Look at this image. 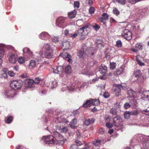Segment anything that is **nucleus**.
Here are the masks:
<instances>
[{"mask_svg": "<svg viewBox=\"0 0 149 149\" xmlns=\"http://www.w3.org/2000/svg\"><path fill=\"white\" fill-rule=\"evenodd\" d=\"M23 84L22 81L19 79L11 80L10 86L11 88L14 90H18L21 88Z\"/></svg>", "mask_w": 149, "mask_h": 149, "instance_id": "nucleus-1", "label": "nucleus"}, {"mask_svg": "<svg viewBox=\"0 0 149 149\" xmlns=\"http://www.w3.org/2000/svg\"><path fill=\"white\" fill-rule=\"evenodd\" d=\"M134 138H136L137 140L139 142L142 141V139H143V147L144 149L149 148V137L143 139L141 135H136L134 136Z\"/></svg>", "mask_w": 149, "mask_h": 149, "instance_id": "nucleus-2", "label": "nucleus"}, {"mask_svg": "<svg viewBox=\"0 0 149 149\" xmlns=\"http://www.w3.org/2000/svg\"><path fill=\"white\" fill-rule=\"evenodd\" d=\"M100 101L98 99H90L84 102L83 106L84 108H86L88 107H90L92 105L96 106L100 104Z\"/></svg>", "mask_w": 149, "mask_h": 149, "instance_id": "nucleus-3", "label": "nucleus"}, {"mask_svg": "<svg viewBox=\"0 0 149 149\" xmlns=\"http://www.w3.org/2000/svg\"><path fill=\"white\" fill-rule=\"evenodd\" d=\"M43 139H45V144L49 145H52L54 144L55 143V140L53 136L48 135L44 136L42 137Z\"/></svg>", "mask_w": 149, "mask_h": 149, "instance_id": "nucleus-4", "label": "nucleus"}, {"mask_svg": "<svg viewBox=\"0 0 149 149\" xmlns=\"http://www.w3.org/2000/svg\"><path fill=\"white\" fill-rule=\"evenodd\" d=\"M121 36L127 40L129 41L132 38V33L129 30L125 29L123 31Z\"/></svg>", "mask_w": 149, "mask_h": 149, "instance_id": "nucleus-5", "label": "nucleus"}, {"mask_svg": "<svg viewBox=\"0 0 149 149\" xmlns=\"http://www.w3.org/2000/svg\"><path fill=\"white\" fill-rule=\"evenodd\" d=\"M66 17H58L56 21V25L60 28H63L65 26V23Z\"/></svg>", "mask_w": 149, "mask_h": 149, "instance_id": "nucleus-6", "label": "nucleus"}, {"mask_svg": "<svg viewBox=\"0 0 149 149\" xmlns=\"http://www.w3.org/2000/svg\"><path fill=\"white\" fill-rule=\"evenodd\" d=\"M105 141H104V139L102 137H99L97 139H95L93 141V143H91L93 145V146L94 147V148L96 149L95 148V146H99L102 143H103L105 142Z\"/></svg>", "mask_w": 149, "mask_h": 149, "instance_id": "nucleus-7", "label": "nucleus"}, {"mask_svg": "<svg viewBox=\"0 0 149 149\" xmlns=\"http://www.w3.org/2000/svg\"><path fill=\"white\" fill-rule=\"evenodd\" d=\"M113 123L114 125L116 126L119 127L123 125L122 120L121 118L118 116H117L113 118Z\"/></svg>", "mask_w": 149, "mask_h": 149, "instance_id": "nucleus-8", "label": "nucleus"}, {"mask_svg": "<svg viewBox=\"0 0 149 149\" xmlns=\"http://www.w3.org/2000/svg\"><path fill=\"white\" fill-rule=\"evenodd\" d=\"M25 87L28 88H31L34 86V81L31 79H27L25 81Z\"/></svg>", "mask_w": 149, "mask_h": 149, "instance_id": "nucleus-9", "label": "nucleus"}, {"mask_svg": "<svg viewBox=\"0 0 149 149\" xmlns=\"http://www.w3.org/2000/svg\"><path fill=\"white\" fill-rule=\"evenodd\" d=\"M123 88V87L120 85L115 84L112 88L113 92L115 93H120L121 89Z\"/></svg>", "mask_w": 149, "mask_h": 149, "instance_id": "nucleus-10", "label": "nucleus"}, {"mask_svg": "<svg viewBox=\"0 0 149 149\" xmlns=\"http://www.w3.org/2000/svg\"><path fill=\"white\" fill-rule=\"evenodd\" d=\"M17 56L16 54H11L9 57V61L11 63H15L17 61Z\"/></svg>", "mask_w": 149, "mask_h": 149, "instance_id": "nucleus-11", "label": "nucleus"}, {"mask_svg": "<svg viewBox=\"0 0 149 149\" xmlns=\"http://www.w3.org/2000/svg\"><path fill=\"white\" fill-rule=\"evenodd\" d=\"M39 36L40 38L43 40H46L49 37V34L45 32H42L39 34Z\"/></svg>", "mask_w": 149, "mask_h": 149, "instance_id": "nucleus-12", "label": "nucleus"}, {"mask_svg": "<svg viewBox=\"0 0 149 149\" xmlns=\"http://www.w3.org/2000/svg\"><path fill=\"white\" fill-rule=\"evenodd\" d=\"M77 12L76 10H73L68 13V15L69 18L72 19L74 18L76 15Z\"/></svg>", "mask_w": 149, "mask_h": 149, "instance_id": "nucleus-13", "label": "nucleus"}, {"mask_svg": "<svg viewBox=\"0 0 149 149\" xmlns=\"http://www.w3.org/2000/svg\"><path fill=\"white\" fill-rule=\"evenodd\" d=\"M45 58H52L53 56V50H50L49 51H45Z\"/></svg>", "mask_w": 149, "mask_h": 149, "instance_id": "nucleus-14", "label": "nucleus"}, {"mask_svg": "<svg viewBox=\"0 0 149 149\" xmlns=\"http://www.w3.org/2000/svg\"><path fill=\"white\" fill-rule=\"evenodd\" d=\"M107 67L104 65H102L100 68L99 71L101 74L104 75L107 72Z\"/></svg>", "mask_w": 149, "mask_h": 149, "instance_id": "nucleus-15", "label": "nucleus"}, {"mask_svg": "<svg viewBox=\"0 0 149 149\" xmlns=\"http://www.w3.org/2000/svg\"><path fill=\"white\" fill-rule=\"evenodd\" d=\"M62 46L65 50L68 49L70 47L69 42L68 41H63L62 43Z\"/></svg>", "mask_w": 149, "mask_h": 149, "instance_id": "nucleus-16", "label": "nucleus"}, {"mask_svg": "<svg viewBox=\"0 0 149 149\" xmlns=\"http://www.w3.org/2000/svg\"><path fill=\"white\" fill-rule=\"evenodd\" d=\"M54 138L56 139H61L63 138V136L59 132L55 131L53 133V136Z\"/></svg>", "mask_w": 149, "mask_h": 149, "instance_id": "nucleus-17", "label": "nucleus"}, {"mask_svg": "<svg viewBox=\"0 0 149 149\" xmlns=\"http://www.w3.org/2000/svg\"><path fill=\"white\" fill-rule=\"evenodd\" d=\"M92 26V25L89 23H87L84 25L82 28L84 31H90L91 28Z\"/></svg>", "mask_w": 149, "mask_h": 149, "instance_id": "nucleus-18", "label": "nucleus"}, {"mask_svg": "<svg viewBox=\"0 0 149 149\" xmlns=\"http://www.w3.org/2000/svg\"><path fill=\"white\" fill-rule=\"evenodd\" d=\"M49 85L50 86L51 88L53 89L57 87V83L55 79H53V80L51 81L50 82Z\"/></svg>", "mask_w": 149, "mask_h": 149, "instance_id": "nucleus-19", "label": "nucleus"}, {"mask_svg": "<svg viewBox=\"0 0 149 149\" xmlns=\"http://www.w3.org/2000/svg\"><path fill=\"white\" fill-rule=\"evenodd\" d=\"M95 120L94 119H91L86 120L84 122V125L86 126H88L90 124L94 123Z\"/></svg>", "mask_w": 149, "mask_h": 149, "instance_id": "nucleus-20", "label": "nucleus"}, {"mask_svg": "<svg viewBox=\"0 0 149 149\" xmlns=\"http://www.w3.org/2000/svg\"><path fill=\"white\" fill-rule=\"evenodd\" d=\"M36 62L34 60H31L30 61V63L29 64V67L31 69L33 68L36 67Z\"/></svg>", "mask_w": 149, "mask_h": 149, "instance_id": "nucleus-21", "label": "nucleus"}, {"mask_svg": "<svg viewBox=\"0 0 149 149\" xmlns=\"http://www.w3.org/2000/svg\"><path fill=\"white\" fill-rule=\"evenodd\" d=\"M93 146L92 143H88L85 144L84 148L80 149H96Z\"/></svg>", "mask_w": 149, "mask_h": 149, "instance_id": "nucleus-22", "label": "nucleus"}, {"mask_svg": "<svg viewBox=\"0 0 149 149\" xmlns=\"http://www.w3.org/2000/svg\"><path fill=\"white\" fill-rule=\"evenodd\" d=\"M133 74L137 79L141 75V73L140 70H136L134 72Z\"/></svg>", "mask_w": 149, "mask_h": 149, "instance_id": "nucleus-23", "label": "nucleus"}, {"mask_svg": "<svg viewBox=\"0 0 149 149\" xmlns=\"http://www.w3.org/2000/svg\"><path fill=\"white\" fill-rule=\"evenodd\" d=\"M18 63L20 64H24L25 61V59L23 57L20 56L17 58Z\"/></svg>", "mask_w": 149, "mask_h": 149, "instance_id": "nucleus-24", "label": "nucleus"}, {"mask_svg": "<svg viewBox=\"0 0 149 149\" xmlns=\"http://www.w3.org/2000/svg\"><path fill=\"white\" fill-rule=\"evenodd\" d=\"M65 72L66 73L68 74H70L71 72L72 68L70 65H68L66 67Z\"/></svg>", "mask_w": 149, "mask_h": 149, "instance_id": "nucleus-25", "label": "nucleus"}, {"mask_svg": "<svg viewBox=\"0 0 149 149\" xmlns=\"http://www.w3.org/2000/svg\"><path fill=\"white\" fill-rule=\"evenodd\" d=\"M123 70V68L122 67H120L118 70L114 72V74L116 75H120L122 73Z\"/></svg>", "mask_w": 149, "mask_h": 149, "instance_id": "nucleus-26", "label": "nucleus"}, {"mask_svg": "<svg viewBox=\"0 0 149 149\" xmlns=\"http://www.w3.org/2000/svg\"><path fill=\"white\" fill-rule=\"evenodd\" d=\"M59 56H62L65 59L71 56V55L67 52H65L64 54H60Z\"/></svg>", "mask_w": 149, "mask_h": 149, "instance_id": "nucleus-27", "label": "nucleus"}, {"mask_svg": "<svg viewBox=\"0 0 149 149\" xmlns=\"http://www.w3.org/2000/svg\"><path fill=\"white\" fill-rule=\"evenodd\" d=\"M78 56L80 58H83L84 55V49L83 48L81 49L78 53Z\"/></svg>", "mask_w": 149, "mask_h": 149, "instance_id": "nucleus-28", "label": "nucleus"}, {"mask_svg": "<svg viewBox=\"0 0 149 149\" xmlns=\"http://www.w3.org/2000/svg\"><path fill=\"white\" fill-rule=\"evenodd\" d=\"M40 57H38V59H37V61L39 62H40V63L44 62V61H43L44 58L42 56L43 53L42 52H40Z\"/></svg>", "mask_w": 149, "mask_h": 149, "instance_id": "nucleus-29", "label": "nucleus"}, {"mask_svg": "<svg viewBox=\"0 0 149 149\" xmlns=\"http://www.w3.org/2000/svg\"><path fill=\"white\" fill-rule=\"evenodd\" d=\"M84 31V30L81 27L77 30V33L78 35L80 36H82L83 35V33Z\"/></svg>", "mask_w": 149, "mask_h": 149, "instance_id": "nucleus-30", "label": "nucleus"}, {"mask_svg": "<svg viewBox=\"0 0 149 149\" xmlns=\"http://www.w3.org/2000/svg\"><path fill=\"white\" fill-rule=\"evenodd\" d=\"M116 2L121 5H124L126 3V0H116Z\"/></svg>", "mask_w": 149, "mask_h": 149, "instance_id": "nucleus-31", "label": "nucleus"}, {"mask_svg": "<svg viewBox=\"0 0 149 149\" xmlns=\"http://www.w3.org/2000/svg\"><path fill=\"white\" fill-rule=\"evenodd\" d=\"M108 15L106 13H104L103 14L102 17L100 19L107 20L108 19Z\"/></svg>", "mask_w": 149, "mask_h": 149, "instance_id": "nucleus-32", "label": "nucleus"}, {"mask_svg": "<svg viewBox=\"0 0 149 149\" xmlns=\"http://www.w3.org/2000/svg\"><path fill=\"white\" fill-rule=\"evenodd\" d=\"M139 56H137L136 58V60L138 64L140 66H142L145 65V63L143 62H141L138 58Z\"/></svg>", "mask_w": 149, "mask_h": 149, "instance_id": "nucleus-33", "label": "nucleus"}, {"mask_svg": "<svg viewBox=\"0 0 149 149\" xmlns=\"http://www.w3.org/2000/svg\"><path fill=\"white\" fill-rule=\"evenodd\" d=\"M44 48L45 49V51H49L50 50H53L50 47V46L47 44H46L44 45Z\"/></svg>", "mask_w": 149, "mask_h": 149, "instance_id": "nucleus-34", "label": "nucleus"}, {"mask_svg": "<svg viewBox=\"0 0 149 149\" xmlns=\"http://www.w3.org/2000/svg\"><path fill=\"white\" fill-rule=\"evenodd\" d=\"M116 46L118 48H121L122 46V43L120 40H118L116 42Z\"/></svg>", "mask_w": 149, "mask_h": 149, "instance_id": "nucleus-35", "label": "nucleus"}, {"mask_svg": "<svg viewBox=\"0 0 149 149\" xmlns=\"http://www.w3.org/2000/svg\"><path fill=\"white\" fill-rule=\"evenodd\" d=\"M131 115L130 112L126 111L124 113V117L125 119H128L130 117Z\"/></svg>", "mask_w": 149, "mask_h": 149, "instance_id": "nucleus-36", "label": "nucleus"}, {"mask_svg": "<svg viewBox=\"0 0 149 149\" xmlns=\"http://www.w3.org/2000/svg\"><path fill=\"white\" fill-rule=\"evenodd\" d=\"M116 65L115 63L110 62V68L111 69L113 70L115 68Z\"/></svg>", "mask_w": 149, "mask_h": 149, "instance_id": "nucleus-37", "label": "nucleus"}, {"mask_svg": "<svg viewBox=\"0 0 149 149\" xmlns=\"http://www.w3.org/2000/svg\"><path fill=\"white\" fill-rule=\"evenodd\" d=\"M135 47V48L138 50H141L143 48V46L141 44L137 43L136 44Z\"/></svg>", "mask_w": 149, "mask_h": 149, "instance_id": "nucleus-38", "label": "nucleus"}, {"mask_svg": "<svg viewBox=\"0 0 149 149\" xmlns=\"http://www.w3.org/2000/svg\"><path fill=\"white\" fill-rule=\"evenodd\" d=\"M113 13L116 16H118L120 14V12L116 8H114L113 10Z\"/></svg>", "mask_w": 149, "mask_h": 149, "instance_id": "nucleus-39", "label": "nucleus"}, {"mask_svg": "<svg viewBox=\"0 0 149 149\" xmlns=\"http://www.w3.org/2000/svg\"><path fill=\"white\" fill-rule=\"evenodd\" d=\"M4 54V51L2 48H0V59H1Z\"/></svg>", "mask_w": 149, "mask_h": 149, "instance_id": "nucleus-40", "label": "nucleus"}, {"mask_svg": "<svg viewBox=\"0 0 149 149\" xmlns=\"http://www.w3.org/2000/svg\"><path fill=\"white\" fill-rule=\"evenodd\" d=\"M110 112L112 115H116L117 114V111L115 108H111L110 111Z\"/></svg>", "mask_w": 149, "mask_h": 149, "instance_id": "nucleus-41", "label": "nucleus"}, {"mask_svg": "<svg viewBox=\"0 0 149 149\" xmlns=\"http://www.w3.org/2000/svg\"><path fill=\"white\" fill-rule=\"evenodd\" d=\"M80 3L78 1H75L74 2V6L75 8L78 9L79 7Z\"/></svg>", "mask_w": 149, "mask_h": 149, "instance_id": "nucleus-42", "label": "nucleus"}, {"mask_svg": "<svg viewBox=\"0 0 149 149\" xmlns=\"http://www.w3.org/2000/svg\"><path fill=\"white\" fill-rule=\"evenodd\" d=\"M23 52L24 53H29V54H32V52L30 51V49L28 48L25 47L23 49Z\"/></svg>", "mask_w": 149, "mask_h": 149, "instance_id": "nucleus-43", "label": "nucleus"}, {"mask_svg": "<svg viewBox=\"0 0 149 149\" xmlns=\"http://www.w3.org/2000/svg\"><path fill=\"white\" fill-rule=\"evenodd\" d=\"M57 69L58 71H56L55 72L56 73V74H58L60 72H61L63 70V67L61 66H58Z\"/></svg>", "mask_w": 149, "mask_h": 149, "instance_id": "nucleus-44", "label": "nucleus"}, {"mask_svg": "<svg viewBox=\"0 0 149 149\" xmlns=\"http://www.w3.org/2000/svg\"><path fill=\"white\" fill-rule=\"evenodd\" d=\"M59 38L58 36H54L52 38V41L55 43L58 42L59 40Z\"/></svg>", "mask_w": 149, "mask_h": 149, "instance_id": "nucleus-45", "label": "nucleus"}, {"mask_svg": "<svg viewBox=\"0 0 149 149\" xmlns=\"http://www.w3.org/2000/svg\"><path fill=\"white\" fill-rule=\"evenodd\" d=\"M12 118L11 116H9L6 120L5 122L7 123H10L12 122Z\"/></svg>", "mask_w": 149, "mask_h": 149, "instance_id": "nucleus-46", "label": "nucleus"}, {"mask_svg": "<svg viewBox=\"0 0 149 149\" xmlns=\"http://www.w3.org/2000/svg\"><path fill=\"white\" fill-rule=\"evenodd\" d=\"M41 81V79L39 78H36L34 81V84H38Z\"/></svg>", "mask_w": 149, "mask_h": 149, "instance_id": "nucleus-47", "label": "nucleus"}, {"mask_svg": "<svg viewBox=\"0 0 149 149\" xmlns=\"http://www.w3.org/2000/svg\"><path fill=\"white\" fill-rule=\"evenodd\" d=\"M78 35L77 32H75L74 34L70 33L69 37L72 38H74L76 37Z\"/></svg>", "mask_w": 149, "mask_h": 149, "instance_id": "nucleus-48", "label": "nucleus"}, {"mask_svg": "<svg viewBox=\"0 0 149 149\" xmlns=\"http://www.w3.org/2000/svg\"><path fill=\"white\" fill-rule=\"evenodd\" d=\"M68 131V128L65 127H63L61 129V132L65 133Z\"/></svg>", "mask_w": 149, "mask_h": 149, "instance_id": "nucleus-49", "label": "nucleus"}, {"mask_svg": "<svg viewBox=\"0 0 149 149\" xmlns=\"http://www.w3.org/2000/svg\"><path fill=\"white\" fill-rule=\"evenodd\" d=\"M95 10L94 8L92 6L89 9V13L91 14H93Z\"/></svg>", "mask_w": 149, "mask_h": 149, "instance_id": "nucleus-50", "label": "nucleus"}, {"mask_svg": "<svg viewBox=\"0 0 149 149\" xmlns=\"http://www.w3.org/2000/svg\"><path fill=\"white\" fill-rule=\"evenodd\" d=\"M130 112L131 115L133 116H136L139 113V111L137 110L132 111Z\"/></svg>", "mask_w": 149, "mask_h": 149, "instance_id": "nucleus-51", "label": "nucleus"}, {"mask_svg": "<svg viewBox=\"0 0 149 149\" xmlns=\"http://www.w3.org/2000/svg\"><path fill=\"white\" fill-rule=\"evenodd\" d=\"M70 149H79V148L77 146V145L75 144L72 145L70 147Z\"/></svg>", "mask_w": 149, "mask_h": 149, "instance_id": "nucleus-52", "label": "nucleus"}, {"mask_svg": "<svg viewBox=\"0 0 149 149\" xmlns=\"http://www.w3.org/2000/svg\"><path fill=\"white\" fill-rule=\"evenodd\" d=\"M70 34L69 31L67 29L65 30L64 31V34L66 37L68 36L69 37Z\"/></svg>", "mask_w": 149, "mask_h": 149, "instance_id": "nucleus-53", "label": "nucleus"}, {"mask_svg": "<svg viewBox=\"0 0 149 149\" xmlns=\"http://www.w3.org/2000/svg\"><path fill=\"white\" fill-rule=\"evenodd\" d=\"M106 126L108 128H111L113 126V125L110 123H107L106 124Z\"/></svg>", "mask_w": 149, "mask_h": 149, "instance_id": "nucleus-54", "label": "nucleus"}, {"mask_svg": "<svg viewBox=\"0 0 149 149\" xmlns=\"http://www.w3.org/2000/svg\"><path fill=\"white\" fill-rule=\"evenodd\" d=\"M75 142L76 143V145H77V146L78 147V146H80L82 145V143L81 142V141L79 140H76L75 141Z\"/></svg>", "mask_w": 149, "mask_h": 149, "instance_id": "nucleus-55", "label": "nucleus"}, {"mask_svg": "<svg viewBox=\"0 0 149 149\" xmlns=\"http://www.w3.org/2000/svg\"><path fill=\"white\" fill-rule=\"evenodd\" d=\"M8 74L10 77H13L15 75V73L13 71H9L8 72Z\"/></svg>", "mask_w": 149, "mask_h": 149, "instance_id": "nucleus-56", "label": "nucleus"}, {"mask_svg": "<svg viewBox=\"0 0 149 149\" xmlns=\"http://www.w3.org/2000/svg\"><path fill=\"white\" fill-rule=\"evenodd\" d=\"M131 105L129 103H127L124 104V107L125 109H127L130 107Z\"/></svg>", "mask_w": 149, "mask_h": 149, "instance_id": "nucleus-57", "label": "nucleus"}, {"mask_svg": "<svg viewBox=\"0 0 149 149\" xmlns=\"http://www.w3.org/2000/svg\"><path fill=\"white\" fill-rule=\"evenodd\" d=\"M70 123L72 124L75 125L77 123V119L74 118L72 120Z\"/></svg>", "mask_w": 149, "mask_h": 149, "instance_id": "nucleus-58", "label": "nucleus"}, {"mask_svg": "<svg viewBox=\"0 0 149 149\" xmlns=\"http://www.w3.org/2000/svg\"><path fill=\"white\" fill-rule=\"evenodd\" d=\"M93 27L95 29L97 30L99 29L100 28V26L97 24H96L95 26H93Z\"/></svg>", "mask_w": 149, "mask_h": 149, "instance_id": "nucleus-59", "label": "nucleus"}, {"mask_svg": "<svg viewBox=\"0 0 149 149\" xmlns=\"http://www.w3.org/2000/svg\"><path fill=\"white\" fill-rule=\"evenodd\" d=\"M8 94H5V95H4V97L6 98H10V96L11 97H13V96L12 97L10 95Z\"/></svg>", "mask_w": 149, "mask_h": 149, "instance_id": "nucleus-60", "label": "nucleus"}, {"mask_svg": "<svg viewBox=\"0 0 149 149\" xmlns=\"http://www.w3.org/2000/svg\"><path fill=\"white\" fill-rule=\"evenodd\" d=\"M114 106L118 108H119L120 107V103L119 102H116Z\"/></svg>", "mask_w": 149, "mask_h": 149, "instance_id": "nucleus-61", "label": "nucleus"}, {"mask_svg": "<svg viewBox=\"0 0 149 149\" xmlns=\"http://www.w3.org/2000/svg\"><path fill=\"white\" fill-rule=\"evenodd\" d=\"M103 96L105 98H107L109 97L110 95L109 94H103Z\"/></svg>", "mask_w": 149, "mask_h": 149, "instance_id": "nucleus-62", "label": "nucleus"}, {"mask_svg": "<svg viewBox=\"0 0 149 149\" xmlns=\"http://www.w3.org/2000/svg\"><path fill=\"white\" fill-rule=\"evenodd\" d=\"M8 70V69L7 68H4L2 70V71L3 72V73H7V71Z\"/></svg>", "mask_w": 149, "mask_h": 149, "instance_id": "nucleus-63", "label": "nucleus"}, {"mask_svg": "<svg viewBox=\"0 0 149 149\" xmlns=\"http://www.w3.org/2000/svg\"><path fill=\"white\" fill-rule=\"evenodd\" d=\"M147 10V9L146 8H143L142 10V14L143 15V14H144L145 13L146 11Z\"/></svg>", "mask_w": 149, "mask_h": 149, "instance_id": "nucleus-64", "label": "nucleus"}]
</instances>
